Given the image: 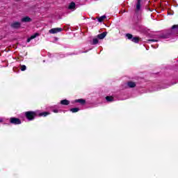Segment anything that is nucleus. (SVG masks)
Listing matches in <instances>:
<instances>
[{"label": "nucleus", "instance_id": "obj_5", "mask_svg": "<svg viewBox=\"0 0 178 178\" xmlns=\"http://www.w3.org/2000/svg\"><path fill=\"white\" fill-rule=\"evenodd\" d=\"M12 29H20V26H22V24L19 22H15L11 24Z\"/></svg>", "mask_w": 178, "mask_h": 178}, {"label": "nucleus", "instance_id": "obj_12", "mask_svg": "<svg viewBox=\"0 0 178 178\" xmlns=\"http://www.w3.org/2000/svg\"><path fill=\"white\" fill-rule=\"evenodd\" d=\"M127 86L129 88H134V87H136V82L129 81Z\"/></svg>", "mask_w": 178, "mask_h": 178}, {"label": "nucleus", "instance_id": "obj_8", "mask_svg": "<svg viewBox=\"0 0 178 178\" xmlns=\"http://www.w3.org/2000/svg\"><path fill=\"white\" fill-rule=\"evenodd\" d=\"M107 34H108V32H106V31L103 32L102 33L97 35V38H99V40H104V38H105V37H106Z\"/></svg>", "mask_w": 178, "mask_h": 178}, {"label": "nucleus", "instance_id": "obj_3", "mask_svg": "<svg viewBox=\"0 0 178 178\" xmlns=\"http://www.w3.org/2000/svg\"><path fill=\"white\" fill-rule=\"evenodd\" d=\"M10 123L11 124H22V120L17 118H10Z\"/></svg>", "mask_w": 178, "mask_h": 178}, {"label": "nucleus", "instance_id": "obj_4", "mask_svg": "<svg viewBox=\"0 0 178 178\" xmlns=\"http://www.w3.org/2000/svg\"><path fill=\"white\" fill-rule=\"evenodd\" d=\"M62 28H53L49 31L50 34H56L57 33H60L62 31Z\"/></svg>", "mask_w": 178, "mask_h": 178}, {"label": "nucleus", "instance_id": "obj_21", "mask_svg": "<svg viewBox=\"0 0 178 178\" xmlns=\"http://www.w3.org/2000/svg\"><path fill=\"white\" fill-rule=\"evenodd\" d=\"M147 41H149V42H158V40L155 39H149Z\"/></svg>", "mask_w": 178, "mask_h": 178}, {"label": "nucleus", "instance_id": "obj_14", "mask_svg": "<svg viewBox=\"0 0 178 178\" xmlns=\"http://www.w3.org/2000/svg\"><path fill=\"white\" fill-rule=\"evenodd\" d=\"M141 9V0H138L137 4H136V10H140Z\"/></svg>", "mask_w": 178, "mask_h": 178}, {"label": "nucleus", "instance_id": "obj_16", "mask_svg": "<svg viewBox=\"0 0 178 178\" xmlns=\"http://www.w3.org/2000/svg\"><path fill=\"white\" fill-rule=\"evenodd\" d=\"M70 111L72 113H76L79 112V111H80V108H72L70 109Z\"/></svg>", "mask_w": 178, "mask_h": 178}, {"label": "nucleus", "instance_id": "obj_19", "mask_svg": "<svg viewBox=\"0 0 178 178\" xmlns=\"http://www.w3.org/2000/svg\"><path fill=\"white\" fill-rule=\"evenodd\" d=\"M99 42L98 38H93L92 45H97Z\"/></svg>", "mask_w": 178, "mask_h": 178}, {"label": "nucleus", "instance_id": "obj_7", "mask_svg": "<svg viewBox=\"0 0 178 178\" xmlns=\"http://www.w3.org/2000/svg\"><path fill=\"white\" fill-rule=\"evenodd\" d=\"M172 33H175V34H178V24H175L171 27Z\"/></svg>", "mask_w": 178, "mask_h": 178}, {"label": "nucleus", "instance_id": "obj_9", "mask_svg": "<svg viewBox=\"0 0 178 178\" xmlns=\"http://www.w3.org/2000/svg\"><path fill=\"white\" fill-rule=\"evenodd\" d=\"M74 102L76 104H81V105H86V99H75Z\"/></svg>", "mask_w": 178, "mask_h": 178}, {"label": "nucleus", "instance_id": "obj_1", "mask_svg": "<svg viewBox=\"0 0 178 178\" xmlns=\"http://www.w3.org/2000/svg\"><path fill=\"white\" fill-rule=\"evenodd\" d=\"M25 118L29 121L34 120L35 116H37V113L35 111H26L24 113Z\"/></svg>", "mask_w": 178, "mask_h": 178}, {"label": "nucleus", "instance_id": "obj_10", "mask_svg": "<svg viewBox=\"0 0 178 178\" xmlns=\"http://www.w3.org/2000/svg\"><path fill=\"white\" fill-rule=\"evenodd\" d=\"M68 9L70 10H72V9H76V3L74 2H71L68 6Z\"/></svg>", "mask_w": 178, "mask_h": 178}, {"label": "nucleus", "instance_id": "obj_22", "mask_svg": "<svg viewBox=\"0 0 178 178\" xmlns=\"http://www.w3.org/2000/svg\"><path fill=\"white\" fill-rule=\"evenodd\" d=\"M53 111L54 112V113H58V111L56 109H54Z\"/></svg>", "mask_w": 178, "mask_h": 178}, {"label": "nucleus", "instance_id": "obj_2", "mask_svg": "<svg viewBox=\"0 0 178 178\" xmlns=\"http://www.w3.org/2000/svg\"><path fill=\"white\" fill-rule=\"evenodd\" d=\"M126 37L128 38V40H130L132 41V42H135V44H138L140 41H141V38L138 36L133 37V35L131 33H127Z\"/></svg>", "mask_w": 178, "mask_h": 178}, {"label": "nucleus", "instance_id": "obj_18", "mask_svg": "<svg viewBox=\"0 0 178 178\" xmlns=\"http://www.w3.org/2000/svg\"><path fill=\"white\" fill-rule=\"evenodd\" d=\"M48 115H49V112H42L39 113V116H44V118L48 116Z\"/></svg>", "mask_w": 178, "mask_h": 178}, {"label": "nucleus", "instance_id": "obj_11", "mask_svg": "<svg viewBox=\"0 0 178 178\" xmlns=\"http://www.w3.org/2000/svg\"><path fill=\"white\" fill-rule=\"evenodd\" d=\"M39 35L38 33H35L34 35H32L29 38L27 39L26 42H30L31 40H34V38H36Z\"/></svg>", "mask_w": 178, "mask_h": 178}, {"label": "nucleus", "instance_id": "obj_23", "mask_svg": "<svg viewBox=\"0 0 178 178\" xmlns=\"http://www.w3.org/2000/svg\"><path fill=\"white\" fill-rule=\"evenodd\" d=\"M2 122H3L2 118H0V123H2Z\"/></svg>", "mask_w": 178, "mask_h": 178}, {"label": "nucleus", "instance_id": "obj_20", "mask_svg": "<svg viewBox=\"0 0 178 178\" xmlns=\"http://www.w3.org/2000/svg\"><path fill=\"white\" fill-rule=\"evenodd\" d=\"M20 66H21L20 69H21L22 72H24V70H26V69H27V67H26V65H20Z\"/></svg>", "mask_w": 178, "mask_h": 178}, {"label": "nucleus", "instance_id": "obj_13", "mask_svg": "<svg viewBox=\"0 0 178 178\" xmlns=\"http://www.w3.org/2000/svg\"><path fill=\"white\" fill-rule=\"evenodd\" d=\"M61 105H69L70 104V101L67 99H63L60 101Z\"/></svg>", "mask_w": 178, "mask_h": 178}, {"label": "nucleus", "instance_id": "obj_6", "mask_svg": "<svg viewBox=\"0 0 178 178\" xmlns=\"http://www.w3.org/2000/svg\"><path fill=\"white\" fill-rule=\"evenodd\" d=\"M32 21L33 19H31V18H30V17L29 16L24 17L21 19V22H22V23H30V22Z\"/></svg>", "mask_w": 178, "mask_h": 178}, {"label": "nucleus", "instance_id": "obj_15", "mask_svg": "<svg viewBox=\"0 0 178 178\" xmlns=\"http://www.w3.org/2000/svg\"><path fill=\"white\" fill-rule=\"evenodd\" d=\"M106 100L107 102H113V97L112 96L106 97Z\"/></svg>", "mask_w": 178, "mask_h": 178}, {"label": "nucleus", "instance_id": "obj_17", "mask_svg": "<svg viewBox=\"0 0 178 178\" xmlns=\"http://www.w3.org/2000/svg\"><path fill=\"white\" fill-rule=\"evenodd\" d=\"M105 19H106V16L103 15V16H102V17H100L98 18V22H99V23H102V21H103V20H105Z\"/></svg>", "mask_w": 178, "mask_h": 178}]
</instances>
